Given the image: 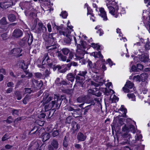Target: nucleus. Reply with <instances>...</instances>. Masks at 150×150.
I'll return each mask as SVG.
<instances>
[{"label": "nucleus", "mask_w": 150, "mask_h": 150, "mask_svg": "<svg viewBox=\"0 0 150 150\" xmlns=\"http://www.w3.org/2000/svg\"><path fill=\"white\" fill-rule=\"evenodd\" d=\"M54 96V100L51 102V105L53 110H58L60 106L62 100L59 96L55 94Z\"/></svg>", "instance_id": "obj_1"}, {"label": "nucleus", "mask_w": 150, "mask_h": 150, "mask_svg": "<svg viewBox=\"0 0 150 150\" xmlns=\"http://www.w3.org/2000/svg\"><path fill=\"white\" fill-rule=\"evenodd\" d=\"M32 86L35 88H40L42 85V82L41 81H38L34 79H32L30 81Z\"/></svg>", "instance_id": "obj_2"}, {"label": "nucleus", "mask_w": 150, "mask_h": 150, "mask_svg": "<svg viewBox=\"0 0 150 150\" xmlns=\"http://www.w3.org/2000/svg\"><path fill=\"white\" fill-rule=\"evenodd\" d=\"M47 32V28L42 23H39L38 24L37 28L36 30V32L38 34H42Z\"/></svg>", "instance_id": "obj_3"}, {"label": "nucleus", "mask_w": 150, "mask_h": 150, "mask_svg": "<svg viewBox=\"0 0 150 150\" xmlns=\"http://www.w3.org/2000/svg\"><path fill=\"white\" fill-rule=\"evenodd\" d=\"M131 139V137L129 134H124L122 136V139L126 141L122 142L121 143V144L123 145L125 144H129Z\"/></svg>", "instance_id": "obj_4"}, {"label": "nucleus", "mask_w": 150, "mask_h": 150, "mask_svg": "<svg viewBox=\"0 0 150 150\" xmlns=\"http://www.w3.org/2000/svg\"><path fill=\"white\" fill-rule=\"evenodd\" d=\"M22 50L19 48H14L10 51V53L13 55L17 57H19L22 55L21 53Z\"/></svg>", "instance_id": "obj_5"}, {"label": "nucleus", "mask_w": 150, "mask_h": 150, "mask_svg": "<svg viewBox=\"0 0 150 150\" xmlns=\"http://www.w3.org/2000/svg\"><path fill=\"white\" fill-rule=\"evenodd\" d=\"M75 79L76 84L78 86L83 88L84 87L83 85L85 78L76 76Z\"/></svg>", "instance_id": "obj_6"}, {"label": "nucleus", "mask_w": 150, "mask_h": 150, "mask_svg": "<svg viewBox=\"0 0 150 150\" xmlns=\"http://www.w3.org/2000/svg\"><path fill=\"white\" fill-rule=\"evenodd\" d=\"M23 34V32L19 29H15L12 33V36L17 38L21 37Z\"/></svg>", "instance_id": "obj_7"}, {"label": "nucleus", "mask_w": 150, "mask_h": 150, "mask_svg": "<svg viewBox=\"0 0 150 150\" xmlns=\"http://www.w3.org/2000/svg\"><path fill=\"white\" fill-rule=\"evenodd\" d=\"M106 5L108 6V7L109 10V12L115 18L118 17V15L117 13V10L115 9V8L112 6H108L107 4Z\"/></svg>", "instance_id": "obj_8"}, {"label": "nucleus", "mask_w": 150, "mask_h": 150, "mask_svg": "<svg viewBox=\"0 0 150 150\" xmlns=\"http://www.w3.org/2000/svg\"><path fill=\"white\" fill-rule=\"evenodd\" d=\"M44 95L43 98L42 100L43 102V104H44V103H48L52 99V97L51 96H50L48 97L49 95L48 93H44L43 94Z\"/></svg>", "instance_id": "obj_9"}, {"label": "nucleus", "mask_w": 150, "mask_h": 150, "mask_svg": "<svg viewBox=\"0 0 150 150\" xmlns=\"http://www.w3.org/2000/svg\"><path fill=\"white\" fill-rule=\"evenodd\" d=\"M143 22L145 25L146 28L149 27V29L150 31V16H148V18L147 17H146L145 16H143Z\"/></svg>", "instance_id": "obj_10"}, {"label": "nucleus", "mask_w": 150, "mask_h": 150, "mask_svg": "<svg viewBox=\"0 0 150 150\" xmlns=\"http://www.w3.org/2000/svg\"><path fill=\"white\" fill-rule=\"evenodd\" d=\"M88 97L87 96H82L79 97L77 99V101L79 103H88Z\"/></svg>", "instance_id": "obj_11"}, {"label": "nucleus", "mask_w": 150, "mask_h": 150, "mask_svg": "<svg viewBox=\"0 0 150 150\" xmlns=\"http://www.w3.org/2000/svg\"><path fill=\"white\" fill-rule=\"evenodd\" d=\"M97 88H95L94 90L89 89L88 90V93L90 94L95 95L98 96H100L101 95V93L97 90Z\"/></svg>", "instance_id": "obj_12"}, {"label": "nucleus", "mask_w": 150, "mask_h": 150, "mask_svg": "<svg viewBox=\"0 0 150 150\" xmlns=\"http://www.w3.org/2000/svg\"><path fill=\"white\" fill-rule=\"evenodd\" d=\"M39 145L37 142L32 143L31 145L28 147V150H38Z\"/></svg>", "instance_id": "obj_13"}, {"label": "nucleus", "mask_w": 150, "mask_h": 150, "mask_svg": "<svg viewBox=\"0 0 150 150\" xmlns=\"http://www.w3.org/2000/svg\"><path fill=\"white\" fill-rule=\"evenodd\" d=\"M13 5L12 2L0 3V7L2 8H6Z\"/></svg>", "instance_id": "obj_14"}, {"label": "nucleus", "mask_w": 150, "mask_h": 150, "mask_svg": "<svg viewBox=\"0 0 150 150\" xmlns=\"http://www.w3.org/2000/svg\"><path fill=\"white\" fill-rule=\"evenodd\" d=\"M100 15L103 18L104 21H106L108 19L106 13L103 8H100Z\"/></svg>", "instance_id": "obj_15"}, {"label": "nucleus", "mask_w": 150, "mask_h": 150, "mask_svg": "<svg viewBox=\"0 0 150 150\" xmlns=\"http://www.w3.org/2000/svg\"><path fill=\"white\" fill-rule=\"evenodd\" d=\"M139 59L140 61L143 62H146L149 60V57L147 54H144L139 56Z\"/></svg>", "instance_id": "obj_16"}, {"label": "nucleus", "mask_w": 150, "mask_h": 150, "mask_svg": "<svg viewBox=\"0 0 150 150\" xmlns=\"http://www.w3.org/2000/svg\"><path fill=\"white\" fill-rule=\"evenodd\" d=\"M69 23H68L67 25V27L68 28H66L64 29L63 32L65 33V34L64 35H63L64 36L66 35H71L70 34L71 33V31L72 30V28L73 27L71 26H69Z\"/></svg>", "instance_id": "obj_17"}, {"label": "nucleus", "mask_w": 150, "mask_h": 150, "mask_svg": "<svg viewBox=\"0 0 150 150\" xmlns=\"http://www.w3.org/2000/svg\"><path fill=\"white\" fill-rule=\"evenodd\" d=\"M65 37L64 40V42L65 44H70L72 39L73 36L71 35H66Z\"/></svg>", "instance_id": "obj_18"}, {"label": "nucleus", "mask_w": 150, "mask_h": 150, "mask_svg": "<svg viewBox=\"0 0 150 150\" xmlns=\"http://www.w3.org/2000/svg\"><path fill=\"white\" fill-rule=\"evenodd\" d=\"M86 138V135L83 134L81 132H79L77 134V138L78 140L80 141H84Z\"/></svg>", "instance_id": "obj_19"}, {"label": "nucleus", "mask_w": 150, "mask_h": 150, "mask_svg": "<svg viewBox=\"0 0 150 150\" xmlns=\"http://www.w3.org/2000/svg\"><path fill=\"white\" fill-rule=\"evenodd\" d=\"M88 66H89V68L93 69L94 70H95L98 69V67L97 66L96 63H93L90 60H88Z\"/></svg>", "instance_id": "obj_20"}, {"label": "nucleus", "mask_w": 150, "mask_h": 150, "mask_svg": "<svg viewBox=\"0 0 150 150\" xmlns=\"http://www.w3.org/2000/svg\"><path fill=\"white\" fill-rule=\"evenodd\" d=\"M71 113L73 117L75 118L80 116L81 115L80 109L79 108L75 109L73 112H71Z\"/></svg>", "instance_id": "obj_21"}, {"label": "nucleus", "mask_w": 150, "mask_h": 150, "mask_svg": "<svg viewBox=\"0 0 150 150\" xmlns=\"http://www.w3.org/2000/svg\"><path fill=\"white\" fill-rule=\"evenodd\" d=\"M71 125L74 132L77 131L80 128V125L78 124H77L76 122L74 121L72 122Z\"/></svg>", "instance_id": "obj_22"}, {"label": "nucleus", "mask_w": 150, "mask_h": 150, "mask_svg": "<svg viewBox=\"0 0 150 150\" xmlns=\"http://www.w3.org/2000/svg\"><path fill=\"white\" fill-rule=\"evenodd\" d=\"M87 74V72L86 70H84L83 71H80L79 72V73L77 74L76 76L85 78V76H86Z\"/></svg>", "instance_id": "obj_23"}, {"label": "nucleus", "mask_w": 150, "mask_h": 150, "mask_svg": "<svg viewBox=\"0 0 150 150\" xmlns=\"http://www.w3.org/2000/svg\"><path fill=\"white\" fill-rule=\"evenodd\" d=\"M50 137V135L48 133H45L42 134V138L43 142H45Z\"/></svg>", "instance_id": "obj_24"}, {"label": "nucleus", "mask_w": 150, "mask_h": 150, "mask_svg": "<svg viewBox=\"0 0 150 150\" xmlns=\"http://www.w3.org/2000/svg\"><path fill=\"white\" fill-rule=\"evenodd\" d=\"M75 78L74 76L72 73H69L68 74L67 76V79L72 82L74 81Z\"/></svg>", "instance_id": "obj_25"}, {"label": "nucleus", "mask_w": 150, "mask_h": 150, "mask_svg": "<svg viewBox=\"0 0 150 150\" xmlns=\"http://www.w3.org/2000/svg\"><path fill=\"white\" fill-rule=\"evenodd\" d=\"M27 38L25 37L21 40L18 42V44L22 47L24 46L26 43L27 42Z\"/></svg>", "instance_id": "obj_26"}, {"label": "nucleus", "mask_w": 150, "mask_h": 150, "mask_svg": "<svg viewBox=\"0 0 150 150\" xmlns=\"http://www.w3.org/2000/svg\"><path fill=\"white\" fill-rule=\"evenodd\" d=\"M18 64H19L20 67L23 70H25L27 69L28 67L27 65L25 64L23 61H19Z\"/></svg>", "instance_id": "obj_27"}, {"label": "nucleus", "mask_w": 150, "mask_h": 150, "mask_svg": "<svg viewBox=\"0 0 150 150\" xmlns=\"http://www.w3.org/2000/svg\"><path fill=\"white\" fill-rule=\"evenodd\" d=\"M140 76L141 81L143 82L145 81L148 78L147 74L145 73L142 74Z\"/></svg>", "instance_id": "obj_28"}, {"label": "nucleus", "mask_w": 150, "mask_h": 150, "mask_svg": "<svg viewBox=\"0 0 150 150\" xmlns=\"http://www.w3.org/2000/svg\"><path fill=\"white\" fill-rule=\"evenodd\" d=\"M125 86L129 88L132 89L134 86V84L130 81H127Z\"/></svg>", "instance_id": "obj_29"}, {"label": "nucleus", "mask_w": 150, "mask_h": 150, "mask_svg": "<svg viewBox=\"0 0 150 150\" xmlns=\"http://www.w3.org/2000/svg\"><path fill=\"white\" fill-rule=\"evenodd\" d=\"M56 28L59 31L60 35H64L65 34V33L63 32L64 29L62 26H56Z\"/></svg>", "instance_id": "obj_30"}, {"label": "nucleus", "mask_w": 150, "mask_h": 150, "mask_svg": "<svg viewBox=\"0 0 150 150\" xmlns=\"http://www.w3.org/2000/svg\"><path fill=\"white\" fill-rule=\"evenodd\" d=\"M14 94L18 100H20L22 98L21 93L19 91H16L15 92Z\"/></svg>", "instance_id": "obj_31"}, {"label": "nucleus", "mask_w": 150, "mask_h": 150, "mask_svg": "<svg viewBox=\"0 0 150 150\" xmlns=\"http://www.w3.org/2000/svg\"><path fill=\"white\" fill-rule=\"evenodd\" d=\"M50 45L46 47V49L48 51L51 50L53 51L57 48V47L55 45L50 44Z\"/></svg>", "instance_id": "obj_32"}, {"label": "nucleus", "mask_w": 150, "mask_h": 150, "mask_svg": "<svg viewBox=\"0 0 150 150\" xmlns=\"http://www.w3.org/2000/svg\"><path fill=\"white\" fill-rule=\"evenodd\" d=\"M28 38H27V41H28V44L29 45H30L32 44L33 41V35L31 34H28ZM28 38V37H27Z\"/></svg>", "instance_id": "obj_33"}, {"label": "nucleus", "mask_w": 150, "mask_h": 150, "mask_svg": "<svg viewBox=\"0 0 150 150\" xmlns=\"http://www.w3.org/2000/svg\"><path fill=\"white\" fill-rule=\"evenodd\" d=\"M51 144L52 145L54 149H57L58 147V144L57 141L55 139H53L51 142Z\"/></svg>", "instance_id": "obj_34"}, {"label": "nucleus", "mask_w": 150, "mask_h": 150, "mask_svg": "<svg viewBox=\"0 0 150 150\" xmlns=\"http://www.w3.org/2000/svg\"><path fill=\"white\" fill-rule=\"evenodd\" d=\"M45 105L44 109L45 112L51 109L52 108L50 104H48V103H44V104H43Z\"/></svg>", "instance_id": "obj_35"}, {"label": "nucleus", "mask_w": 150, "mask_h": 150, "mask_svg": "<svg viewBox=\"0 0 150 150\" xmlns=\"http://www.w3.org/2000/svg\"><path fill=\"white\" fill-rule=\"evenodd\" d=\"M24 94L26 93L30 94L31 93H33L34 92L33 89L31 88H24Z\"/></svg>", "instance_id": "obj_36"}, {"label": "nucleus", "mask_w": 150, "mask_h": 150, "mask_svg": "<svg viewBox=\"0 0 150 150\" xmlns=\"http://www.w3.org/2000/svg\"><path fill=\"white\" fill-rule=\"evenodd\" d=\"M31 98V96H30L27 95L24 98V99L23 100V103L25 104H26L27 102L29 101L30 99Z\"/></svg>", "instance_id": "obj_37"}, {"label": "nucleus", "mask_w": 150, "mask_h": 150, "mask_svg": "<svg viewBox=\"0 0 150 150\" xmlns=\"http://www.w3.org/2000/svg\"><path fill=\"white\" fill-rule=\"evenodd\" d=\"M8 18L10 21L13 22L15 20L16 17L14 15L11 14L8 15Z\"/></svg>", "instance_id": "obj_38"}, {"label": "nucleus", "mask_w": 150, "mask_h": 150, "mask_svg": "<svg viewBox=\"0 0 150 150\" xmlns=\"http://www.w3.org/2000/svg\"><path fill=\"white\" fill-rule=\"evenodd\" d=\"M94 56L95 58H99L100 59H103V56L101 53L100 51L95 52Z\"/></svg>", "instance_id": "obj_39"}, {"label": "nucleus", "mask_w": 150, "mask_h": 150, "mask_svg": "<svg viewBox=\"0 0 150 150\" xmlns=\"http://www.w3.org/2000/svg\"><path fill=\"white\" fill-rule=\"evenodd\" d=\"M38 130V127L37 126H35L31 130L30 132L29 133V134H34L35 133H37V132Z\"/></svg>", "instance_id": "obj_40"}, {"label": "nucleus", "mask_w": 150, "mask_h": 150, "mask_svg": "<svg viewBox=\"0 0 150 150\" xmlns=\"http://www.w3.org/2000/svg\"><path fill=\"white\" fill-rule=\"evenodd\" d=\"M84 53L83 52L81 53L80 55L76 54L75 56L76 58L74 59L76 60H80L83 57Z\"/></svg>", "instance_id": "obj_41"}, {"label": "nucleus", "mask_w": 150, "mask_h": 150, "mask_svg": "<svg viewBox=\"0 0 150 150\" xmlns=\"http://www.w3.org/2000/svg\"><path fill=\"white\" fill-rule=\"evenodd\" d=\"M63 53L65 55H67L70 52V50L67 48H63L61 50Z\"/></svg>", "instance_id": "obj_42"}, {"label": "nucleus", "mask_w": 150, "mask_h": 150, "mask_svg": "<svg viewBox=\"0 0 150 150\" xmlns=\"http://www.w3.org/2000/svg\"><path fill=\"white\" fill-rule=\"evenodd\" d=\"M135 140H133L131 142L132 143H134L137 141H138L140 139H141L142 138V136L141 135H137L135 136Z\"/></svg>", "instance_id": "obj_43"}, {"label": "nucleus", "mask_w": 150, "mask_h": 150, "mask_svg": "<svg viewBox=\"0 0 150 150\" xmlns=\"http://www.w3.org/2000/svg\"><path fill=\"white\" fill-rule=\"evenodd\" d=\"M141 79L140 76L139 75L134 76L133 77V79L136 82H140Z\"/></svg>", "instance_id": "obj_44"}, {"label": "nucleus", "mask_w": 150, "mask_h": 150, "mask_svg": "<svg viewBox=\"0 0 150 150\" xmlns=\"http://www.w3.org/2000/svg\"><path fill=\"white\" fill-rule=\"evenodd\" d=\"M8 124H10L13 122V119L11 116H9L8 117L7 119L6 120H4Z\"/></svg>", "instance_id": "obj_45"}, {"label": "nucleus", "mask_w": 150, "mask_h": 150, "mask_svg": "<svg viewBox=\"0 0 150 150\" xmlns=\"http://www.w3.org/2000/svg\"><path fill=\"white\" fill-rule=\"evenodd\" d=\"M91 108V105H88L86 106L84 108V110L83 112V115H86L88 112V111Z\"/></svg>", "instance_id": "obj_46"}, {"label": "nucleus", "mask_w": 150, "mask_h": 150, "mask_svg": "<svg viewBox=\"0 0 150 150\" xmlns=\"http://www.w3.org/2000/svg\"><path fill=\"white\" fill-rule=\"evenodd\" d=\"M0 23L1 25H4L7 24L5 17H3L0 21Z\"/></svg>", "instance_id": "obj_47"}, {"label": "nucleus", "mask_w": 150, "mask_h": 150, "mask_svg": "<svg viewBox=\"0 0 150 150\" xmlns=\"http://www.w3.org/2000/svg\"><path fill=\"white\" fill-rule=\"evenodd\" d=\"M59 56L60 60L63 61H65L66 60L67 58L66 56H64L61 54H59Z\"/></svg>", "instance_id": "obj_48"}, {"label": "nucleus", "mask_w": 150, "mask_h": 150, "mask_svg": "<svg viewBox=\"0 0 150 150\" xmlns=\"http://www.w3.org/2000/svg\"><path fill=\"white\" fill-rule=\"evenodd\" d=\"M73 90L72 89H66L64 90V92L69 94H71L73 93Z\"/></svg>", "instance_id": "obj_49"}, {"label": "nucleus", "mask_w": 150, "mask_h": 150, "mask_svg": "<svg viewBox=\"0 0 150 150\" xmlns=\"http://www.w3.org/2000/svg\"><path fill=\"white\" fill-rule=\"evenodd\" d=\"M145 49L146 51H148L150 50V42L147 41L146 42L145 46Z\"/></svg>", "instance_id": "obj_50"}, {"label": "nucleus", "mask_w": 150, "mask_h": 150, "mask_svg": "<svg viewBox=\"0 0 150 150\" xmlns=\"http://www.w3.org/2000/svg\"><path fill=\"white\" fill-rule=\"evenodd\" d=\"M48 42L50 44L55 45L56 39L55 38H53L52 39H48Z\"/></svg>", "instance_id": "obj_51"}, {"label": "nucleus", "mask_w": 150, "mask_h": 150, "mask_svg": "<svg viewBox=\"0 0 150 150\" xmlns=\"http://www.w3.org/2000/svg\"><path fill=\"white\" fill-rule=\"evenodd\" d=\"M127 96L129 99H131L132 100H134L135 99V96L133 93L127 94Z\"/></svg>", "instance_id": "obj_52"}, {"label": "nucleus", "mask_w": 150, "mask_h": 150, "mask_svg": "<svg viewBox=\"0 0 150 150\" xmlns=\"http://www.w3.org/2000/svg\"><path fill=\"white\" fill-rule=\"evenodd\" d=\"M19 111L18 110L13 109L11 111V113L12 115H19Z\"/></svg>", "instance_id": "obj_53"}, {"label": "nucleus", "mask_w": 150, "mask_h": 150, "mask_svg": "<svg viewBox=\"0 0 150 150\" xmlns=\"http://www.w3.org/2000/svg\"><path fill=\"white\" fill-rule=\"evenodd\" d=\"M34 75L36 78L38 79H41L42 77V74L39 72L35 73Z\"/></svg>", "instance_id": "obj_54"}, {"label": "nucleus", "mask_w": 150, "mask_h": 150, "mask_svg": "<svg viewBox=\"0 0 150 150\" xmlns=\"http://www.w3.org/2000/svg\"><path fill=\"white\" fill-rule=\"evenodd\" d=\"M87 15L90 14L92 16H93V14L92 13V11L91 9H90V8L88 6H87Z\"/></svg>", "instance_id": "obj_55"}, {"label": "nucleus", "mask_w": 150, "mask_h": 150, "mask_svg": "<svg viewBox=\"0 0 150 150\" xmlns=\"http://www.w3.org/2000/svg\"><path fill=\"white\" fill-rule=\"evenodd\" d=\"M55 64L53 63H48L47 64V67L48 68H53L54 70V67Z\"/></svg>", "instance_id": "obj_56"}, {"label": "nucleus", "mask_w": 150, "mask_h": 150, "mask_svg": "<svg viewBox=\"0 0 150 150\" xmlns=\"http://www.w3.org/2000/svg\"><path fill=\"white\" fill-rule=\"evenodd\" d=\"M129 129L133 133H134L135 132V129L134 126L133 125H129Z\"/></svg>", "instance_id": "obj_57"}, {"label": "nucleus", "mask_w": 150, "mask_h": 150, "mask_svg": "<svg viewBox=\"0 0 150 150\" xmlns=\"http://www.w3.org/2000/svg\"><path fill=\"white\" fill-rule=\"evenodd\" d=\"M92 47L94 48H97V50H98L100 48V46L97 44H95L94 43H93L91 44Z\"/></svg>", "instance_id": "obj_58"}, {"label": "nucleus", "mask_w": 150, "mask_h": 150, "mask_svg": "<svg viewBox=\"0 0 150 150\" xmlns=\"http://www.w3.org/2000/svg\"><path fill=\"white\" fill-rule=\"evenodd\" d=\"M46 59V61L47 62L48 60L50 59L49 57L48 56V53H45L43 57L42 58V63H43L44 61L45 60V59Z\"/></svg>", "instance_id": "obj_59"}, {"label": "nucleus", "mask_w": 150, "mask_h": 150, "mask_svg": "<svg viewBox=\"0 0 150 150\" xmlns=\"http://www.w3.org/2000/svg\"><path fill=\"white\" fill-rule=\"evenodd\" d=\"M59 131L58 130H54L52 133V135L54 137H55L59 135Z\"/></svg>", "instance_id": "obj_60"}, {"label": "nucleus", "mask_w": 150, "mask_h": 150, "mask_svg": "<svg viewBox=\"0 0 150 150\" xmlns=\"http://www.w3.org/2000/svg\"><path fill=\"white\" fill-rule=\"evenodd\" d=\"M66 137L65 136L63 142V146L65 147H67L68 145V142L66 139Z\"/></svg>", "instance_id": "obj_61"}, {"label": "nucleus", "mask_w": 150, "mask_h": 150, "mask_svg": "<svg viewBox=\"0 0 150 150\" xmlns=\"http://www.w3.org/2000/svg\"><path fill=\"white\" fill-rule=\"evenodd\" d=\"M55 83L58 86H61V81H60V79L59 78H57L56 79Z\"/></svg>", "instance_id": "obj_62"}, {"label": "nucleus", "mask_w": 150, "mask_h": 150, "mask_svg": "<svg viewBox=\"0 0 150 150\" xmlns=\"http://www.w3.org/2000/svg\"><path fill=\"white\" fill-rule=\"evenodd\" d=\"M8 139V135L7 134H6L2 138L1 140L2 141H4Z\"/></svg>", "instance_id": "obj_63"}, {"label": "nucleus", "mask_w": 150, "mask_h": 150, "mask_svg": "<svg viewBox=\"0 0 150 150\" xmlns=\"http://www.w3.org/2000/svg\"><path fill=\"white\" fill-rule=\"evenodd\" d=\"M60 15H62L63 18H66L67 16V12L66 11L62 12Z\"/></svg>", "instance_id": "obj_64"}]
</instances>
